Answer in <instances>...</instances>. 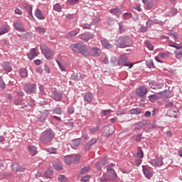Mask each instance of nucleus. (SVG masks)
<instances>
[{
  "mask_svg": "<svg viewBox=\"0 0 182 182\" xmlns=\"http://www.w3.org/2000/svg\"><path fill=\"white\" fill-rule=\"evenodd\" d=\"M27 56L30 60H32L34 58H36V56H38V52L36 51V49L31 48L28 53Z\"/></svg>",
  "mask_w": 182,
  "mask_h": 182,
  "instance_id": "nucleus-16",
  "label": "nucleus"
},
{
  "mask_svg": "<svg viewBox=\"0 0 182 182\" xmlns=\"http://www.w3.org/2000/svg\"><path fill=\"white\" fill-rule=\"evenodd\" d=\"M150 123V122L147 119H142L141 122H139V124L140 126L144 127V126H147V124H149Z\"/></svg>",
  "mask_w": 182,
  "mask_h": 182,
  "instance_id": "nucleus-40",
  "label": "nucleus"
},
{
  "mask_svg": "<svg viewBox=\"0 0 182 182\" xmlns=\"http://www.w3.org/2000/svg\"><path fill=\"white\" fill-rule=\"evenodd\" d=\"M171 35L174 38L175 41H177V39H178V36L177 35V33L172 32L171 33Z\"/></svg>",
  "mask_w": 182,
  "mask_h": 182,
  "instance_id": "nucleus-60",
  "label": "nucleus"
},
{
  "mask_svg": "<svg viewBox=\"0 0 182 182\" xmlns=\"http://www.w3.org/2000/svg\"><path fill=\"white\" fill-rule=\"evenodd\" d=\"M102 55V50L97 47H91L89 50L87 48L85 49L84 56H93V58H99Z\"/></svg>",
  "mask_w": 182,
  "mask_h": 182,
  "instance_id": "nucleus-4",
  "label": "nucleus"
},
{
  "mask_svg": "<svg viewBox=\"0 0 182 182\" xmlns=\"http://www.w3.org/2000/svg\"><path fill=\"white\" fill-rule=\"evenodd\" d=\"M134 63H131L130 62H124V66H128L129 69H132V67L134 66Z\"/></svg>",
  "mask_w": 182,
  "mask_h": 182,
  "instance_id": "nucleus-51",
  "label": "nucleus"
},
{
  "mask_svg": "<svg viewBox=\"0 0 182 182\" xmlns=\"http://www.w3.org/2000/svg\"><path fill=\"white\" fill-rule=\"evenodd\" d=\"M87 46L85 44L82 43H74L70 45V49L75 52V53H81L83 56H85V53L86 52Z\"/></svg>",
  "mask_w": 182,
  "mask_h": 182,
  "instance_id": "nucleus-5",
  "label": "nucleus"
},
{
  "mask_svg": "<svg viewBox=\"0 0 182 182\" xmlns=\"http://www.w3.org/2000/svg\"><path fill=\"white\" fill-rule=\"evenodd\" d=\"M58 180L60 182H65L66 181V176H65L64 175H59L58 176Z\"/></svg>",
  "mask_w": 182,
  "mask_h": 182,
  "instance_id": "nucleus-44",
  "label": "nucleus"
},
{
  "mask_svg": "<svg viewBox=\"0 0 182 182\" xmlns=\"http://www.w3.org/2000/svg\"><path fill=\"white\" fill-rule=\"evenodd\" d=\"M35 16H36L38 19H45V16H43L42 11L39 10V9H36Z\"/></svg>",
  "mask_w": 182,
  "mask_h": 182,
  "instance_id": "nucleus-21",
  "label": "nucleus"
},
{
  "mask_svg": "<svg viewBox=\"0 0 182 182\" xmlns=\"http://www.w3.org/2000/svg\"><path fill=\"white\" fill-rule=\"evenodd\" d=\"M149 100L150 102H156V100H157L159 99V96H157L156 95H151L148 97Z\"/></svg>",
  "mask_w": 182,
  "mask_h": 182,
  "instance_id": "nucleus-34",
  "label": "nucleus"
},
{
  "mask_svg": "<svg viewBox=\"0 0 182 182\" xmlns=\"http://www.w3.org/2000/svg\"><path fill=\"white\" fill-rule=\"evenodd\" d=\"M147 93H149V90L147 89V87L144 85L139 87L135 90V94L138 97H146Z\"/></svg>",
  "mask_w": 182,
  "mask_h": 182,
  "instance_id": "nucleus-8",
  "label": "nucleus"
},
{
  "mask_svg": "<svg viewBox=\"0 0 182 182\" xmlns=\"http://www.w3.org/2000/svg\"><path fill=\"white\" fill-rule=\"evenodd\" d=\"M65 163L68 166H70V164H72V163H73V156L70 155L65 156Z\"/></svg>",
  "mask_w": 182,
  "mask_h": 182,
  "instance_id": "nucleus-27",
  "label": "nucleus"
},
{
  "mask_svg": "<svg viewBox=\"0 0 182 182\" xmlns=\"http://www.w3.org/2000/svg\"><path fill=\"white\" fill-rule=\"evenodd\" d=\"M36 73H38V75H42L43 73V69H42L41 67L38 68L36 70Z\"/></svg>",
  "mask_w": 182,
  "mask_h": 182,
  "instance_id": "nucleus-55",
  "label": "nucleus"
},
{
  "mask_svg": "<svg viewBox=\"0 0 182 182\" xmlns=\"http://www.w3.org/2000/svg\"><path fill=\"white\" fill-rule=\"evenodd\" d=\"M9 31L6 27L0 28V35H5V33H8Z\"/></svg>",
  "mask_w": 182,
  "mask_h": 182,
  "instance_id": "nucleus-41",
  "label": "nucleus"
},
{
  "mask_svg": "<svg viewBox=\"0 0 182 182\" xmlns=\"http://www.w3.org/2000/svg\"><path fill=\"white\" fill-rule=\"evenodd\" d=\"M14 14H16V15H22V10L19 9H16L14 10Z\"/></svg>",
  "mask_w": 182,
  "mask_h": 182,
  "instance_id": "nucleus-59",
  "label": "nucleus"
},
{
  "mask_svg": "<svg viewBox=\"0 0 182 182\" xmlns=\"http://www.w3.org/2000/svg\"><path fill=\"white\" fill-rule=\"evenodd\" d=\"M156 21H157V19H149L146 22V26H151V25H153V23H154V22H156Z\"/></svg>",
  "mask_w": 182,
  "mask_h": 182,
  "instance_id": "nucleus-47",
  "label": "nucleus"
},
{
  "mask_svg": "<svg viewBox=\"0 0 182 182\" xmlns=\"http://www.w3.org/2000/svg\"><path fill=\"white\" fill-rule=\"evenodd\" d=\"M89 180H90V175H86L81 178V181H82V182H87Z\"/></svg>",
  "mask_w": 182,
  "mask_h": 182,
  "instance_id": "nucleus-48",
  "label": "nucleus"
},
{
  "mask_svg": "<svg viewBox=\"0 0 182 182\" xmlns=\"http://www.w3.org/2000/svg\"><path fill=\"white\" fill-rule=\"evenodd\" d=\"M53 113L55 114H62V109L58 108L53 110Z\"/></svg>",
  "mask_w": 182,
  "mask_h": 182,
  "instance_id": "nucleus-58",
  "label": "nucleus"
},
{
  "mask_svg": "<svg viewBox=\"0 0 182 182\" xmlns=\"http://www.w3.org/2000/svg\"><path fill=\"white\" fill-rule=\"evenodd\" d=\"M109 14L115 15V16H120V10L117 8L112 9L109 10Z\"/></svg>",
  "mask_w": 182,
  "mask_h": 182,
  "instance_id": "nucleus-24",
  "label": "nucleus"
},
{
  "mask_svg": "<svg viewBox=\"0 0 182 182\" xmlns=\"http://www.w3.org/2000/svg\"><path fill=\"white\" fill-rule=\"evenodd\" d=\"M96 168L97 170H99V171L102 170V163L100 162L97 163Z\"/></svg>",
  "mask_w": 182,
  "mask_h": 182,
  "instance_id": "nucleus-62",
  "label": "nucleus"
},
{
  "mask_svg": "<svg viewBox=\"0 0 182 182\" xmlns=\"http://www.w3.org/2000/svg\"><path fill=\"white\" fill-rule=\"evenodd\" d=\"M100 182H107V181H112L110 180L109 175H107V173H105L100 178Z\"/></svg>",
  "mask_w": 182,
  "mask_h": 182,
  "instance_id": "nucleus-26",
  "label": "nucleus"
},
{
  "mask_svg": "<svg viewBox=\"0 0 182 182\" xmlns=\"http://www.w3.org/2000/svg\"><path fill=\"white\" fill-rule=\"evenodd\" d=\"M11 168L13 170V171H20L21 173L25 172L26 168L21 166V165H19V164L14 162L11 164Z\"/></svg>",
  "mask_w": 182,
  "mask_h": 182,
  "instance_id": "nucleus-13",
  "label": "nucleus"
},
{
  "mask_svg": "<svg viewBox=\"0 0 182 182\" xmlns=\"http://www.w3.org/2000/svg\"><path fill=\"white\" fill-rule=\"evenodd\" d=\"M81 141H82V139H80V138L73 139L72 141L71 147L73 149H75V147H77V146H80Z\"/></svg>",
  "mask_w": 182,
  "mask_h": 182,
  "instance_id": "nucleus-20",
  "label": "nucleus"
},
{
  "mask_svg": "<svg viewBox=\"0 0 182 182\" xmlns=\"http://www.w3.org/2000/svg\"><path fill=\"white\" fill-rule=\"evenodd\" d=\"M68 4H69V5H76V4H77V2H79V0H68Z\"/></svg>",
  "mask_w": 182,
  "mask_h": 182,
  "instance_id": "nucleus-49",
  "label": "nucleus"
},
{
  "mask_svg": "<svg viewBox=\"0 0 182 182\" xmlns=\"http://www.w3.org/2000/svg\"><path fill=\"white\" fill-rule=\"evenodd\" d=\"M115 45L119 48H127L133 45V41L129 37H119L115 41Z\"/></svg>",
  "mask_w": 182,
  "mask_h": 182,
  "instance_id": "nucleus-1",
  "label": "nucleus"
},
{
  "mask_svg": "<svg viewBox=\"0 0 182 182\" xmlns=\"http://www.w3.org/2000/svg\"><path fill=\"white\" fill-rule=\"evenodd\" d=\"M91 26H91L90 24H89V23H85V24H84L83 28H84V29H90Z\"/></svg>",
  "mask_w": 182,
  "mask_h": 182,
  "instance_id": "nucleus-64",
  "label": "nucleus"
},
{
  "mask_svg": "<svg viewBox=\"0 0 182 182\" xmlns=\"http://www.w3.org/2000/svg\"><path fill=\"white\" fill-rule=\"evenodd\" d=\"M88 143L91 146H93V144H96V143H97V139H96V138H92Z\"/></svg>",
  "mask_w": 182,
  "mask_h": 182,
  "instance_id": "nucleus-53",
  "label": "nucleus"
},
{
  "mask_svg": "<svg viewBox=\"0 0 182 182\" xmlns=\"http://www.w3.org/2000/svg\"><path fill=\"white\" fill-rule=\"evenodd\" d=\"M101 44L105 49H112V48H113V45L109 43V42L107 41L106 38H103L101 40Z\"/></svg>",
  "mask_w": 182,
  "mask_h": 182,
  "instance_id": "nucleus-17",
  "label": "nucleus"
},
{
  "mask_svg": "<svg viewBox=\"0 0 182 182\" xmlns=\"http://www.w3.org/2000/svg\"><path fill=\"white\" fill-rule=\"evenodd\" d=\"M136 157H137V159H143V157H144V153L143 152V149H141V147L140 146L138 147Z\"/></svg>",
  "mask_w": 182,
  "mask_h": 182,
  "instance_id": "nucleus-23",
  "label": "nucleus"
},
{
  "mask_svg": "<svg viewBox=\"0 0 182 182\" xmlns=\"http://www.w3.org/2000/svg\"><path fill=\"white\" fill-rule=\"evenodd\" d=\"M146 66L150 69H153V68H154V63L153 62L152 60H149L146 61Z\"/></svg>",
  "mask_w": 182,
  "mask_h": 182,
  "instance_id": "nucleus-39",
  "label": "nucleus"
},
{
  "mask_svg": "<svg viewBox=\"0 0 182 182\" xmlns=\"http://www.w3.org/2000/svg\"><path fill=\"white\" fill-rule=\"evenodd\" d=\"M102 63L105 64V65H109V57H107V55H105L104 57V60H102Z\"/></svg>",
  "mask_w": 182,
  "mask_h": 182,
  "instance_id": "nucleus-54",
  "label": "nucleus"
},
{
  "mask_svg": "<svg viewBox=\"0 0 182 182\" xmlns=\"http://www.w3.org/2000/svg\"><path fill=\"white\" fill-rule=\"evenodd\" d=\"M151 164L153 167H161L163 166V158H156L151 161Z\"/></svg>",
  "mask_w": 182,
  "mask_h": 182,
  "instance_id": "nucleus-10",
  "label": "nucleus"
},
{
  "mask_svg": "<svg viewBox=\"0 0 182 182\" xmlns=\"http://www.w3.org/2000/svg\"><path fill=\"white\" fill-rule=\"evenodd\" d=\"M81 156L80 155H76L75 156H73V164H77L79 161H80Z\"/></svg>",
  "mask_w": 182,
  "mask_h": 182,
  "instance_id": "nucleus-32",
  "label": "nucleus"
},
{
  "mask_svg": "<svg viewBox=\"0 0 182 182\" xmlns=\"http://www.w3.org/2000/svg\"><path fill=\"white\" fill-rule=\"evenodd\" d=\"M169 46L175 48L176 50L173 52L176 59L178 60H182V43H177L175 42L169 43Z\"/></svg>",
  "mask_w": 182,
  "mask_h": 182,
  "instance_id": "nucleus-3",
  "label": "nucleus"
},
{
  "mask_svg": "<svg viewBox=\"0 0 182 182\" xmlns=\"http://www.w3.org/2000/svg\"><path fill=\"white\" fill-rule=\"evenodd\" d=\"M36 31H38L40 33H45V32H46V30H45V28L41 27H37Z\"/></svg>",
  "mask_w": 182,
  "mask_h": 182,
  "instance_id": "nucleus-57",
  "label": "nucleus"
},
{
  "mask_svg": "<svg viewBox=\"0 0 182 182\" xmlns=\"http://www.w3.org/2000/svg\"><path fill=\"white\" fill-rule=\"evenodd\" d=\"M84 99L85 100H86V102H92V100L93 99V94L92 92H88L85 94Z\"/></svg>",
  "mask_w": 182,
  "mask_h": 182,
  "instance_id": "nucleus-28",
  "label": "nucleus"
},
{
  "mask_svg": "<svg viewBox=\"0 0 182 182\" xmlns=\"http://www.w3.org/2000/svg\"><path fill=\"white\" fill-rule=\"evenodd\" d=\"M53 137H55V133L52 129H48L43 132L41 136V141L44 144H46L49 143L50 141H52Z\"/></svg>",
  "mask_w": 182,
  "mask_h": 182,
  "instance_id": "nucleus-2",
  "label": "nucleus"
},
{
  "mask_svg": "<svg viewBox=\"0 0 182 182\" xmlns=\"http://www.w3.org/2000/svg\"><path fill=\"white\" fill-rule=\"evenodd\" d=\"M55 170H62L63 168V166L60 163H55L53 164Z\"/></svg>",
  "mask_w": 182,
  "mask_h": 182,
  "instance_id": "nucleus-35",
  "label": "nucleus"
},
{
  "mask_svg": "<svg viewBox=\"0 0 182 182\" xmlns=\"http://www.w3.org/2000/svg\"><path fill=\"white\" fill-rule=\"evenodd\" d=\"M112 113V109H104L102 110V114L103 116H107V114H110Z\"/></svg>",
  "mask_w": 182,
  "mask_h": 182,
  "instance_id": "nucleus-50",
  "label": "nucleus"
},
{
  "mask_svg": "<svg viewBox=\"0 0 182 182\" xmlns=\"http://www.w3.org/2000/svg\"><path fill=\"white\" fill-rule=\"evenodd\" d=\"M123 19L127 20L132 18V14L130 13H125L122 16Z\"/></svg>",
  "mask_w": 182,
  "mask_h": 182,
  "instance_id": "nucleus-45",
  "label": "nucleus"
},
{
  "mask_svg": "<svg viewBox=\"0 0 182 182\" xmlns=\"http://www.w3.org/2000/svg\"><path fill=\"white\" fill-rule=\"evenodd\" d=\"M0 87L1 89H5L6 85L4 81H2V77H0Z\"/></svg>",
  "mask_w": 182,
  "mask_h": 182,
  "instance_id": "nucleus-52",
  "label": "nucleus"
},
{
  "mask_svg": "<svg viewBox=\"0 0 182 182\" xmlns=\"http://www.w3.org/2000/svg\"><path fill=\"white\" fill-rule=\"evenodd\" d=\"M41 53L44 55L46 59L50 60L53 58V51L49 48V47L46 46V45H42L40 46Z\"/></svg>",
  "mask_w": 182,
  "mask_h": 182,
  "instance_id": "nucleus-6",
  "label": "nucleus"
},
{
  "mask_svg": "<svg viewBox=\"0 0 182 182\" xmlns=\"http://www.w3.org/2000/svg\"><path fill=\"white\" fill-rule=\"evenodd\" d=\"M131 114H140L141 113V109L139 108H134L130 110Z\"/></svg>",
  "mask_w": 182,
  "mask_h": 182,
  "instance_id": "nucleus-30",
  "label": "nucleus"
},
{
  "mask_svg": "<svg viewBox=\"0 0 182 182\" xmlns=\"http://www.w3.org/2000/svg\"><path fill=\"white\" fill-rule=\"evenodd\" d=\"M135 140L136 141H137L138 143L139 141H141V134H138L136 136H135Z\"/></svg>",
  "mask_w": 182,
  "mask_h": 182,
  "instance_id": "nucleus-56",
  "label": "nucleus"
},
{
  "mask_svg": "<svg viewBox=\"0 0 182 182\" xmlns=\"http://www.w3.org/2000/svg\"><path fill=\"white\" fill-rule=\"evenodd\" d=\"M28 150L30 153V154L33 157V156H36L38 154V149H36V146H28Z\"/></svg>",
  "mask_w": 182,
  "mask_h": 182,
  "instance_id": "nucleus-18",
  "label": "nucleus"
},
{
  "mask_svg": "<svg viewBox=\"0 0 182 182\" xmlns=\"http://www.w3.org/2000/svg\"><path fill=\"white\" fill-rule=\"evenodd\" d=\"M53 10L56 12H60L62 11V6L59 3H57L53 5Z\"/></svg>",
  "mask_w": 182,
  "mask_h": 182,
  "instance_id": "nucleus-33",
  "label": "nucleus"
},
{
  "mask_svg": "<svg viewBox=\"0 0 182 182\" xmlns=\"http://www.w3.org/2000/svg\"><path fill=\"white\" fill-rule=\"evenodd\" d=\"M107 176H109L112 181L117 178V173H116V171H107Z\"/></svg>",
  "mask_w": 182,
  "mask_h": 182,
  "instance_id": "nucleus-19",
  "label": "nucleus"
},
{
  "mask_svg": "<svg viewBox=\"0 0 182 182\" xmlns=\"http://www.w3.org/2000/svg\"><path fill=\"white\" fill-rule=\"evenodd\" d=\"M114 164H110L107 166V171H114Z\"/></svg>",
  "mask_w": 182,
  "mask_h": 182,
  "instance_id": "nucleus-38",
  "label": "nucleus"
},
{
  "mask_svg": "<svg viewBox=\"0 0 182 182\" xmlns=\"http://www.w3.org/2000/svg\"><path fill=\"white\" fill-rule=\"evenodd\" d=\"M159 56L161 59H166V58H168V56H170V54L169 53H159Z\"/></svg>",
  "mask_w": 182,
  "mask_h": 182,
  "instance_id": "nucleus-36",
  "label": "nucleus"
},
{
  "mask_svg": "<svg viewBox=\"0 0 182 182\" xmlns=\"http://www.w3.org/2000/svg\"><path fill=\"white\" fill-rule=\"evenodd\" d=\"M100 129V127L99 125H97L96 127H92L89 129V133L90 134H95V133H97L99 132V129Z\"/></svg>",
  "mask_w": 182,
  "mask_h": 182,
  "instance_id": "nucleus-22",
  "label": "nucleus"
},
{
  "mask_svg": "<svg viewBox=\"0 0 182 182\" xmlns=\"http://www.w3.org/2000/svg\"><path fill=\"white\" fill-rule=\"evenodd\" d=\"M79 31H80V29H78V31L75 30V31H70L66 35L67 39H69V38H72V36H76V35H77V33H79Z\"/></svg>",
  "mask_w": 182,
  "mask_h": 182,
  "instance_id": "nucleus-25",
  "label": "nucleus"
},
{
  "mask_svg": "<svg viewBox=\"0 0 182 182\" xmlns=\"http://www.w3.org/2000/svg\"><path fill=\"white\" fill-rule=\"evenodd\" d=\"M53 173L52 171H47L44 173V176L46 178H50V176H52Z\"/></svg>",
  "mask_w": 182,
  "mask_h": 182,
  "instance_id": "nucleus-42",
  "label": "nucleus"
},
{
  "mask_svg": "<svg viewBox=\"0 0 182 182\" xmlns=\"http://www.w3.org/2000/svg\"><path fill=\"white\" fill-rule=\"evenodd\" d=\"M145 44L146 45L149 50H153V49H154V46H153V44L150 43L149 41H146Z\"/></svg>",
  "mask_w": 182,
  "mask_h": 182,
  "instance_id": "nucleus-46",
  "label": "nucleus"
},
{
  "mask_svg": "<svg viewBox=\"0 0 182 182\" xmlns=\"http://www.w3.org/2000/svg\"><path fill=\"white\" fill-rule=\"evenodd\" d=\"M51 97L55 102H60L62 100V94L58 91H53L51 94Z\"/></svg>",
  "mask_w": 182,
  "mask_h": 182,
  "instance_id": "nucleus-14",
  "label": "nucleus"
},
{
  "mask_svg": "<svg viewBox=\"0 0 182 182\" xmlns=\"http://www.w3.org/2000/svg\"><path fill=\"white\" fill-rule=\"evenodd\" d=\"M23 90L27 93V95H34L36 93V84H25Z\"/></svg>",
  "mask_w": 182,
  "mask_h": 182,
  "instance_id": "nucleus-9",
  "label": "nucleus"
},
{
  "mask_svg": "<svg viewBox=\"0 0 182 182\" xmlns=\"http://www.w3.org/2000/svg\"><path fill=\"white\" fill-rule=\"evenodd\" d=\"M13 26L18 32H25V27L23 26V23H22L16 22L13 24Z\"/></svg>",
  "mask_w": 182,
  "mask_h": 182,
  "instance_id": "nucleus-15",
  "label": "nucleus"
},
{
  "mask_svg": "<svg viewBox=\"0 0 182 182\" xmlns=\"http://www.w3.org/2000/svg\"><path fill=\"white\" fill-rule=\"evenodd\" d=\"M58 66H59L60 69L63 72H65V66H63V65H62V63H58Z\"/></svg>",
  "mask_w": 182,
  "mask_h": 182,
  "instance_id": "nucleus-63",
  "label": "nucleus"
},
{
  "mask_svg": "<svg viewBox=\"0 0 182 182\" xmlns=\"http://www.w3.org/2000/svg\"><path fill=\"white\" fill-rule=\"evenodd\" d=\"M20 75L21 77H28V70L25 68L20 69Z\"/></svg>",
  "mask_w": 182,
  "mask_h": 182,
  "instance_id": "nucleus-29",
  "label": "nucleus"
},
{
  "mask_svg": "<svg viewBox=\"0 0 182 182\" xmlns=\"http://www.w3.org/2000/svg\"><path fill=\"white\" fill-rule=\"evenodd\" d=\"M144 4H145L146 9H151V8H153V2L151 1H148Z\"/></svg>",
  "mask_w": 182,
  "mask_h": 182,
  "instance_id": "nucleus-43",
  "label": "nucleus"
},
{
  "mask_svg": "<svg viewBox=\"0 0 182 182\" xmlns=\"http://www.w3.org/2000/svg\"><path fill=\"white\" fill-rule=\"evenodd\" d=\"M95 36L92 33H86L85 34H80L79 36L80 39L84 41L85 42H87V41H90V39H93Z\"/></svg>",
  "mask_w": 182,
  "mask_h": 182,
  "instance_id": "nucleus-12",
  "label": "nucleus"
},
{
  "mask_svg": "<svg viewBox=\"0 0 182 182\" xmlns=\"http://www.w3.org/2000/svg\"><path fill=\"white\" fill-rule=\"evenodd\" d=\"M142 171L146 178L150 179L153 177V171L144 165L142 166Z\"/></svg>",
  "mask_w": 182,
  "mask_h": 182,
  "instance_id": "nucleus-11",
  "label": "nucleus"
},
{
  "mask_svg": "<svg viewBox=\"0 0 182 182\" xmlns=\"http://www.w3.org/2000/svg\"><path fill=\"white\" fill-rule=\"evenodd\" d=\"M114 126L112 124L106 125L102 129V134L105 137H109L114 133Z\"/></svg>",
  "mask_w": 182,
  "mask_h": 182,
  "instance_id": "nucleus-7",
  "label": "nucleus"
},
{
  "mask_svg": "<svg viewBox=\"0 0 182 182\" xmlns=\"http://www.w3.org/2000/svg\"><path fill=\"white\" fill-rule=\"evenodd\" d=\"M163 86H164V84H163V83L158 84L153 89H161V87H163Z\"/></svg>",
  "mask_w": 182,
  "mask_h": 182,
  "instance_id": "nucleus-61",
  "label": "nucleus"
},
{
  "mask_svg": "<svg viewBox=\"0 0 182 182\" xmlns=\"http://www.w3.org/2000/svg\"><path fill=\"white\" fill-rule=\"evenodd\" d=\"M24 8L27 9V12L28 15L30 16H32V18H33V14H32V7L28 4H26V6H24Z\"/></svg>",
  "mask_w": 182,
  "mask_h": 182,
  "instance_id": "nucleus-31",
  "label": "nucleus"
},
{
  "mask_svg": "<svg viewBox=\"0 0 182 182\" xmlns=\"http://www.w3.org/2000/svg\"><path fill=\"white\" fill-rule=\"evenodd\" d=\"M89 170H90V166H85L80 170V174H86L89 172Z\"/></svg>",
  "mask_w": 182,
  "mask_h": 182,
  "instance_id": "nucleus-37",
  "label": "nucleus"
}]
</instances>
